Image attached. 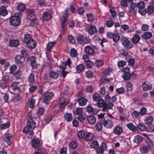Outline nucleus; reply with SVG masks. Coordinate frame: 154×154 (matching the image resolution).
Masks as SVG:
<instances>
[{
  "label": "nucleus",
  "mask_w": 154,
  "mask_h": 154,
  "mask_svg": "<svg viewBox=\"0 0 154 154\" xmlns=\"http://www.w3.org/2000/svg\"><path fill=\"white\" fill-rule=\"evenodd\" d=\"M64 117L66 120L68 122H70L72 121V116L71 113H65L64 115Z\"/></svg>",
  "instance_id": "58836bf2"
},
{
  "label": "nucleus",
  "mask_w": 154,
  "mask_h": 154,
  "mask_svg": "<svg viewBox=\"0 0 154 154\" xmlns=\"http://www.w3.org/2000/svg\"><path fill=\"white\" fill-rule=\"evenodd\" d=\"M105 102L103 99H101L97 101V106L100 108H102L103 109L104 108Z\"/></svg>",
  "instance_id": "2f4dec72"
},
{
  "label": "nucleus",
  "mask_w": 154,
  "mask_h": 154,
  "mask_svg": "<svg viewBox=\"0 0 154 154\" xmlns=\"http://www.w3.org/2000/svg\"><path fill=\"white\" fill-rule=\"evenodd\" d=\"M107 148V144L106 143H101L100 147L98 148L96 150L97 153L98 154H103L104 151Z\"/></svg>",
  "instance_id": "1a4fd4ad"
},
{
  "label": "nucleus",
  "mask_w": 154,
  "mask_h": 154,
  "mask_svg": "<svg viewBox=\"0 0 154 154\" xmlns=\"http://www.w3.org/2000/svg\"><path fill=\"white\" fill-rule=\"evenodd\" d=\"M143 140V138L139 135H137L135 137L134 140V143L137 144L140 143Z\"/></svg>",
  "instance_id": "473e14b6"
},
{
  "label": "nucleus",
  "mask_w": 154,
  "mask_h": 154,
  "mask_svg": "<svg viewBox=\"0 0 154 154\" xmlns=\"http://www.w3.org/2000/svg\"><path fill=\"white\" fill-rule=\"evenodd\" d=\"M153 118L152 116H149L146 118L145 120V122L148 125H150L153 121Z\"/></svg>",
  "instance_id": "a18cd8bd"
},
{
  "label": "nucleus",
  "mask_w": 154,
  "mask_h": 154,
  "mask_svg": "<svg viewBox=\"0 0 154 154\" xmlns=\"http://www.w3.org/2000/svg\"><path fill=\"white\" fill-rule=\"evenodd\" d=\"M93 99L94 101L97 102L100 100V95L97 93L94 94L93 95Z\"/></svg>",
  "instance_id": "864d4df0"
},
{
  "label": "nucleus",
  "mask_w": 154,
  "mask_h": 154,
  "mask_svg": "<svg viewBox=\"0 0 154 154\" xmlns=\"http://www.w3.org/2000/svg\"><path fill=\"white\" fill-rule=\"evenodd\" d=\"M103 122L98 121L95 126L96 130L98 131H100L102 130L103 125Z\"/></svg>",
  "instance_id": "4be33fe9"
},
{
  "label": "nucleus",
  "mask_w": 154,
  "mask_h": 154,
  "mask_svg": "<svg viewBox=\"0 0 154 154\" xmlns=\"http://www.w3.org/2000/svg\"><path fill=\"white\" fill-rule=\"evenodd\" d=\"M13 78L12 76L10 75H6L4 77V80L5 81H12L13 80Z\"/></svg>",
  "instance_id": "5fc2aeb1"
},
{
  "label": "nucleus",
  "mask_w": 154,
  "mask_h": 154,
  "mask_svg": "<svg viewBox=\"0 0 154 154\" xmlns=\"http://www.w3.org/2000/svg\"><path fill=\"white\" fill-rule=\"evenodd\" d=\"M147 110L146 108L144 107H142L140 110L139 112L140 115L143 116L146 113Z\"/></svg>",
  "instance_id": "69168bd1"
},
{
  "label": "nucleus",
  "mask_w": 154,
  "mask_h": 154,
  "mask_svg": "<svg viewBox=\"0 0 154 154\" xmlns=\"http://www.w3.org/2000/svg\"><path fill=\"white\" fill-rule=\"evenodd\" d=\"M17 66L15 65H13L9 68L10 73L11 74L14 73L17 69Z\"/></svg>",
  "instance_id": "e2e57ef3"
},
{
  "label": "nucleus",
  "mask_w": 154,
  "mask_h": 154,
  "mask_svg": "<svg viewBox=\"0 0 154 154\" xmlns=\"http://www.w3.org/2000/svg\"><path fill=\"white\" fill-rule=\"evenodd\" d=\"M8 14V11L5 7L2 6L0 7V14L1 15L3 16H5L7 15Z\"/></svg>",
  "instance_id": "7c9ffc66"
},
{
  "label": "nucleus",
  "mask_w": 154,
  "mask_h": 154,
  "mask_svg": "<svg viewBox=\"0 0 154 154\" xmlns=\"http://www.w3.org/2000/svg\"><path fill=\"white\" fill-rule=\"evenodd\" d=\"M77 51L75 48H72L70 52V55L72 57H75L77 56Z\"/></svg>",
  "instance_id": "de8ad7c7"
},
{
  "label": "nucleus",
  "mask_w": 154,
  "mask_h": 154,
  "mask_svg": "<svg viewBox=\"0 0 154 154\" xmlns=\"http://www.w3.org/2000/svg\"><path fill=\"white\" fill-rule=\"evenodd\" d=\"M27 125L31 129H33L35 127V123L33 120L28 119L27 121Z\"/></svg>",
  "instance_id": "aec40b11"
},
{
  "label": "nucleus",
  "mask_w": 154,
  "mask_h": 154,
  "mask_svg": "<svg viewBox=\"0 0 154 154\" xmlns=\"http://www.w3.org/2000/svg\"><path fill=\"white\" fill-rule=\"evenodd\" d=\"M94 137V135L93 133L89 132L86 136L85 139L86 141H90L93 139Z\"/></svg>",
  "instance_id": "e433bc0d"
},
{
  "label": "nucleus",
  "mask_w": 154,
  "mask_h": 154,
  "mask_svg": "<svg viewBox=\"0 0 154 154\" xmlns=\"http://www.w3.org/2000/svg\"><path fill=\"white\" fill-rule=\"evenodd\" d=\"M87 119L88 122L90 124H93L95 123L96 122V118L93 116H88Z\"/></svg>",
  "instance_id": "b1692460"
},
{
  "label": "nucleus",
  "mask_w": 154,
  "mask_h": 154,
  "mask_svg": "<svg viewBox=\"0 0 154 154\" xmlns=\"http://www.w3.org/2000/svg\"><path fill=\"white\" fill-rule=\"evenodd\" d=\"M51 14L49 13L45 12L42 14V17L43 19L46 21L49 20L51 18Z\"/></svg>",
  "instance_id": "412c9836"
},
{
  "label": "nucleus",
  "mask_w": 154,
  "mask_h": 154,
  "mask_svg": "<svg viewBox=\"0 0 154 154\" xmlns=\"http://www.w3.org/2000/svg\"><path fill=\"white\" fill-rule=\"evenodd\" d=\"M28 60L30 61L32 67L34 68H36L37 66L35 57L34 56H31L28 58Z\"/></svg>",
  "instance_id": "f3484780"
},
{
  "label": "nucleus",
  "mask_w": 154,
  "mask_h": 154,
  "mask_svg": "<svg viewBox=\"0 0 154 154\" xmlns=\"http://www.w3.org/2000/svg\"><path fill=\"white\" fill-rule=\"evenodd\" d=\"M28 81L31 84L35 82L34 75L32 73L30 74L28 77Z\"/></svg>",
  "instance_id": "ea45409f"
},
{
  "label": "nucleus",
  "mask_w": 154,
  "mask_h": 154,
  "mask_svg": "<svg viewBox=\"0 0 154 154\" xmlns=\"http://www.w3.org/2000/svg\"><path fill=\"white\" fill-rule=\"evenodd\" d=\"M109 12L111 13V16L114 18H115L117 16V13L114 8H112L109 9Z\"/></svg>",
  "instance_id": "09e8293b"
},
{
  "label": "nucleus",
  "mask_w": 154,
  "mask_h": 154,
  "mask_svg": "<svg viewBox=\"0 0 154 154\" xmlns=\"http://www.w3.org/2000/svg\"><path fill=\"white\" fill-rule=\"evenodd\" d=\"M27 14H28V18L30 20L29 24L31 26H34L38 23V21L35 18V16L32 10H27Z\"/></svg>",
  "instance_id": "f257e3e1"
},
{
  "label": "nucleus",
  "mask_w": 154,
  "mask_h": 154,
  "mask_svg": "<svg viewBox=\"0 0 154 154\" xmlns=\"http://www.w3.org/2000/svg\"><path fill=\"white\" fill-rule=\"evenodd\" d=\"M87 112L89 113H92L94 114H97L98 112V110L96 109H94L90 105L87 106L86 108Z\"/></svg>",
  "instance_id": "2eb2a0df"
},
{
  "label": "nucleus",
  "mask_w": 154,
  "mask_h": 154,
  "mask_svg": "<svg viewBox=\"0 0 154 154\" xmlns=\"http://www.w3.org/2000/svg\"><path fill=\"white\" fill-rule=\"evenodd\" d=\"M85 68V66L82 64H80L75 67L76 71L79 73L83 71Z\"/></svg>",
  "instance_id": "c9c22d12"
},
{
  "label": "nucleus",
  "mask_w": 154,
  "mask_h": 154,
  "mask_svg": "<svg viewBox=\"0 0 154 154\" xmlns=\"http://www.w3.org/2000/svg\"><path fill=\"white\" fill-rule=\"evenodd\" d=\"M15 60L17 64H20L22 65V66H24L23 63L25 61L24 57L20 55H17L15 57Z\"/></svg>",
  "instance_id": "6e6552de"
},
{
  "label": "nucleus",
  "mask_w": 154,
  "mask_h": 154,
  "mask_svg": "<svg viewBox=\"0 0 154 154\" xmlns=\"http://www.w3.org/2000/svg\"><path fill=\"white\" fill-rule=\"evenodd\" d=\"M85 136V133L82 130L80 131L78 133V136L80 139H82Z\"/></svg>",
  "instance_id": "338daca9"
},
{
  "label": "nucleus",
  "mask_w": 154,
  "mask_h": 154,
  "mask_svg": "<svg viewBox=\"0 0 154 154\" xmlns=\"http://www.w3.org/2000/svg\"><path fill=\"white\" fill-rule=\"evenodd\" d=\"M104 114H100L98 115V121L100 122H104L105 119L104 117Z\"/></svg>",
  "instance_id": "13d9d810"
},
{
  "label": "nucleus",
  "mask_w": 154,
  "mask_h": 154,
  "mask_svg": "<svg viewBox=\"0 0 154 154\" xmlns=\"http://www.w3.org/2000/svg\"><path fill=\"white\" fill-rule=\"evenodd\" d=\"M77 146V143L76 142L74 141H71L69 144V147L72 148L73 149H75L76 148Z\"/></svg>",
  "instance_id": "0e129e2a"
},
{
  "label": "nucleus",
  "mask_w": 154,
  "mask_h": 154,
  "mask_svg": "<svg viewBox=\"0 0 154 154\" xmlns=\"http://www.w3.org/2000/svg\"><path fill=\"white\" fill-rule=\"evenodd\" d=\"M127 126L128 128L132 131H135L137 130V127L131 123L127 124Z\"/></svg>",
  "instance_id": "a19ab883"
},
{
  "label": "nucleus",
  "mask_w": 154,
  "mask_h": 154,
  "mask_svg": "<svg viewBox=\"0 0 154 154\" xmlns=\"http://www.w3.org/2000/svg\"><path fill=\"white\" fill-rule=\"evenodd\" d=\"M123 79L125 80H129L131 77V75L130 73H124L122 75Z\"/></svg>",
  "instance_id": "3c124183"
},
{
  "label": "nucleus",
  "mask_w": 154,
  "mask_h": 154,
  "mask_svg": "<svg viewBox=\"0 0 154 154\" xmlns=\"http://www.w3.org/2000/svg\"><path fill=\"white\" fill-rule=\"evenodd\" d=\"M83 110L82 108H76L74 112V114L76 115H80L83 114Z\"/></svg>",
  "instance_id": "37998d69"
},
{
  "label": "nucleus",
  "mask_w": 154,
  "mask_h": 154,
  "mask_svg": "<svg viewBox=\"0 0 154 154\" xmlns=\"http://www.w3.org/2000/svg\"><path fill=\"white\" fill-rule=\"evenodd\" d=\"M113 106V104L111 102H109L107 103H105L104 108L102 109V110L105 111L106 110L112 109Z\"/></svg>",
  "instance_id": "a878e982"
},
{
  "label": "nucleus",
  "mask_w": 154,
  "mask_h": 154,
  "mask_svg": "<svg viewBox=\"0 0 154 154\" xmlns=\"http://www.w3.org/2000/svg\"><path fill=\"white\" fill-rule=\"evenodd\" d=\"M22 74L21 72L19 70H18L14 74L15 77L16 79H18Z\"/></svg>",
  "instance_id": "774afa93"
},
{
  "label": "nucleus",
  "mask_w": 154,
  "mask_h": 154,
  "mask_svg": "<svg viewBox=\"0 0 154 154\" xmlns=\"http://www.w3.org/2000/svg\"><path fill=\"white\" fill-rule=\"evenodd\" d=\"M87 100L84 97H81L79 98L78 100V102L79 105L83 106L86 104Z\"/></svg>",
  "instance_id": "6ab92c4d"
},
{
  "label": "nucleus",
  "mask_w": 154,
  "mask_h": 154,
  "mask_svg": "<svg viewBox=\"0 0 154 154\" xmlns=\"http://www.w3.org/2000/svg\"><path fill=\"white\" fill-rule=\"evenodd\" d=\"M142 87L144 91H148L152 88L151 85L147 84L146 82H144L143 83Z\"/></svg>",
  "instance_id": "4c0bfd02"
},
{
  "label": "nucleus",
  "mask_w": 154,
  "mask_h": 154,
  "mask_svg": "<svg viewBox=\"0 0 154 154\" xmlns=\"http://www.w3.org/2000/svg\"><path fill=\"white\" fill-rule=\"evenodd\" d=\"M19 44V42L18 40H11L9 42V46L11 47H17Z\"/></svg>",
  "instance_id": "4468645a"
},
{
  "label": "nucleus",
  "mask_w": 154,
  "mask_h": 154,
  "mask_svg": "<svg viewBox=\"0 0 154 154\" xmlns=\"http://www.w3.org/2000/svg\"><path fill=\"white\" fill-rule=\"evenodd\" d=\"M68 10L66 9L65 10V15L60 19L61 33L63 34L65 30V23L69 16Z\"/></svg>",
  "instance_id": "f03ea898"
},
{
  "label": "nucleus",
  "mask_w": 154,
  "mask_h": 154,
  "mask_svg": "<svg viewBox=\"0 0 154 154\" xmlns=\"http://www.w3.org/2000/svg\"><path fill=\"white\" fill-rule=\"evenodd\" d=\"M104 126L107 128H111L113 126V122L111 120H105L103 123Z\"/></svg>",
  "instance_id": "f8f14e48"
},
{
  "label": "nucleus",
  "mask_w": 154,
  "mask_h": 154,
  "mask_svg": "<svg viewBox=\"0 0 154 154\" xmlns=\"http://www.w3.org/2000/svg\"><path fill=\"white\" fill-rule=\"evenodd\" d=\"M76 39L78 43L82 45L89 43L91 42L90 39H88L86 37L82 35H79Z\"/></svg>",
  "instance_id": "39448f33"
},
{
  "label": "nucleus",
  "mask_w": 154,
  "mask_h": 154,
  "mask_svg": "<svg viewBox=\"0 0 154 154\" xmlns=\"http://www.w3.org/2000/svg\"><path fill=\"white\" fill-rule=\"evenodd\" d=\"M137 128L139 131H145L146 129L145 125L142 123H139L137 125Z\"/></svg>",
  "instance_id": "f704fd0d"
},
{
  "label": "nucleus",
  "mask_w": 154,
  "mask_h": 154,
  "mask_svg": "<svg viewBox=\"0 0 154 154\" xmlns=\"http://www.w3.org/2000/svg\"><path fill=\"white\" fill-rule=\"evenodd\" d=\"M122 45L127 49H131L133 46V44L126 38H123L121 40Z\"/></svg>",
  "instance_id": "0eeeda50"
},
{
  "label": "nucleus",
  "mask_w": 154,
  "mask_h": 154,
  "mask_svg": "<svg viewBox=\"0 0 154 154\" xmlns=\"http://www.w3.org/2000/svg\"><path fill=\"white\" fill-rule=\"evenodd\" d=\"M90 146L91 148L96 149L99 147V144L97 141L94 140L90 143Z\"/></svg>",
  "instance_id": "5701e85b"
},
{
  "label": "nucleus",
  "mask_w": 154,
  "mask_h": 154,
  "mask_svg": "<svg viewBox=\"0 0 154 154\" xmlns=\"http://www.w3.org/2000/svg\"><path fill=\"white\" fill-rule=\"evenodd\" d=\"M36 42L33 39H32L26 44L27 47L29 49H33L36 46Z\"/></svg>",
  "instance_id": "a211bd4d"
},
{
  "label": "nucleus",
  "mask_w": 154,
  "mask_h": 154,
  "mask_svg": "<svg viewBox=\"0 0 154 154\" xmlns=\"http://www.w3.org/2000/svg\"><path fill=\"white\" fill-rule=\"evenodd\" d=\"M54 96V94L52 92H46L43 98V102L47 104H48L50 102V100L52 99Z\"/></svg>",
  "instance_id": "7ed1b4c3"
},
{
  "label": "nucleus",
  "mask_w": 154,
  "mask_h": 154,
  "mask_svg": "<svg viewBox=\"0 0 154 154\" xmlns=\"http://www.w3.org/2000/svg\"><path fill=\"white\" fill-rule=\"evenodd\" d=\"M123 131V129L122 127L119 125H117L114 128L113 132L115 134L120 135Z\"/></svg>",
  "instance_id": "9b49d317"
},
{
  "label": "nucleus",
  "mask_w": 154,
  "mask_h": 154,
  "mask_svg": "<svg viewBox=\"0 0 154 154\" xmlns=\"http://www.w3.org/2000/svg\"><path fill=\"white\" fill-rule=\"evenodd\" d=\"M12 137V135L10 134H7L5 135V140L8 143V145H10L11 144V140Z\"/></svg>",
  "instance_id": "393cba45"
},
{
  "label": "nucleus",
  "mask_w": 154,
  "mask_h": 154,
  "mask_svg": "<svg viewBox=\"0 0 154 154\" xmlns=\"http://www.w3.org/2000/svg\"><path fill=\"white\" fill-rule=\"evenodd\" d=\"M112 69L110 68H107L103 72L104 75L106 76L109 75L112 72Z\"/></svg>",
  "instance_id": "bf43d9fd"
},
{
  "label": "nucleus",
  "mask_w": 154,
  "mask_h": 154,
  "mask_svg": "<svg viewBox=\"0 0 154 154\" xmlns=\"http://www.w3.org/2000/svg\"><path fill=\"white\" fill-rule=\"evenodd\" d=\"M9 20L11 25L14 26H18L21 22L20 18L17 16H12L10 17Z\"/></svg>",
  "instance_id": "20e7f679"
},
{
  "label": "nucleus",
  "mask_w": 154,
  "mask_h": 154,
  "mask_svg": "<svg viewBox=\"0 0 154 154\" xmlns=\"http://www.w3.org/2000/svg\"><path fill=\"white\" fill-rule=\"evenodd\" d=\"M137 10L136 3L133 2H131L130 5V7L129 8V13L131 14H133L136 13Z\"/></svg>",
  "instance_id": "9d476101"
},
{
  "label": "nucleus",
  "mask_w": 154,
  "mask_h": 154,
  "mask_svg": "<svg viewBox=\"0 0 154 154\" xmlns=\"http://www.w3.org/2000/svg\"><path fill=\"white\" fill-rule=\"evenodd\" d=\"M49 74L50 77L54 79H57L58 77V74L54 71L50 72Z\"/></svg>",
  "instance_id": "603ef678"
},
{
  "label": "nucleus",
  "mask_w": 154,
  "mask_h": 154,
  "mask_svg": "<svg viewBox=\"0 0 154 154\" xmlns=\"http://www.w3.org/2000/svg\"><path fill=\"white\" fill-rule=\"evenodd\" d=\"M40 141L38 139L33 138L31 144L33 147L36 148L39 147Z\"/></svg>",
  "instance_id": "ddd939ff"
},
{
  "label": "nucleus",
  "mask_w": 154,
  "mask_h": 154,
  "mask_svg": "<svg viewBox=\"0 0 154 154\" xmlns=\"http://www.w3.org/2000/svg\"><path fill=\"white\" fill-rule=\"evenodd\" d=\"M151 4L152 5L148 7L147 8V12L149 14H152L154 11V0L151 1Z\"/></svg>",
  "instance_id": "cd10ccee"
},
{
  "label": "nucleus",
  "mask_w": 154,
  "mask_h": 154,
  "mask_svg": "<svg viewBox=\"0 0 154 154\" xmlns=\"http://www.w3.org/2000/svg\"><path fill=\"white\" fill-rule=\"evenodd\" d=\"M20 83L17 82H14L11 84V87L14 91H15L16 88L18 86Z\"/></svg>",
  "instance_id": "6e6d98bb"
},
{
  "label": "nucleus",
  "mask_w": 154,
  "mask_h": 154,
  "mask_svg": "<svg viewBox=\"0 0 154 154\" xmlns=\"http://www.w3.org/2000/svg\"><path fill=\"white\" fill-rule=\"evenodd\" d=\"M88 32L90 35L96 34L97 32V30L96 27L94 26H91L88 29Z\"/></svg>",
  "instance_id": "bb28decb"
},
{
  "label": "nucleus",
  "mask_w": 154,
  "mask_h": 154,
  "mask_svg": "<svg viewBox=\"0 0 154 154\" xmlns=\"http://www.w3.org/2000/svg\"><path fill=\"white\" fill-rule=\"evenodd\" d=\"M152 34L151 32H144L142 35V37L145 39H150L152 36Z\"/></svg>",
  "instance_id": "c756f323"
},
{
  "label": "nucleus",
  "mask_w": 154,
  "mask_h": 154,
  "mask_svg": "<svg viewBox=\"0 0 154 154\" xmlns=\"http://www.w3.org/2000/svg\"><path fill=\"white\" fill-rule=\"evenodd\" d=\"M106 35L108 38L112 39L115 42H118L120 38V36L119 33L117 32H115L114 33L110 32H108Z\"/></svg>",
  "instance_id": "423d86ee"
},
{
  "label": "nucleus",
  "mask_w": 154,
  "mask_h": 154,
  "mask_svg": "<svg viewBox=\"0 0 154 154\" xmlns=\"http://www.w3.org/2000/svg\"><path fill=\"white\" fill-rule=\"evenodd\" d=\"M56 43V42H49L47 45L46 48L47 50L48 51H50L51 48L54 46L55 44Z\"/></svg>",
  "instance_id": "49530a36"
},
{
  "label": "nucleus",
  "mask_w": 154,
  "mask_h": 154,
  "mask_svg": "<svg viewBox=\"0 0 154 154\" xmlns=\"http://www.w3.org/2000/svg\"><path fill=\"white\" fill-rule=\"evenodd\" d=\"M140 150L142 153L145 154L148 152V149L146 146H143L140 148Z\"/></svg>",
  "instance_id": "8fccbe9b"
},
{
  "label": "nucleus",
  "mask_w": 154,
  "mask_h": 154,
  "mask_svg": "<svg viewBox=\"0 0 154 154\" xmlns=\"http://www.w3.org/2000/svg\"><path fill=\"white\" fill-rule=\"evenodd\" d=\"M32 39V37L30 35L28 34H26L24 35L23 42L26 44Z\"/></svg>",
  "instance_id": "c85d7f7f"
},
{
  "label": "nucleus",
  "mask_w": 154,
  "mask_h": 154,
  "mask_svg": "<svg viewBox=\"0 0 154 154\" xmlns=\"http://www.w3.org/2000/svg\"><path fill=\"white\" fill-rule=\"evenodd\" d=\"M140 39V37L137 35H135L132 38L131 41L134 44H137L139 41Z\"/></svg>",
  "instance_id": "72a5a7b5"
},
{
  "label": "nucleus",
  "mask_w": 154,
  "mask_h": 154,
  "mask_svg": "<svg viewBox=\"0 0 154 154\" xmlns=\"http://www.w3.org/2000/svg\"><path fill=\"white\" fill-rule=\"evenodd\" d=\"M85 51L86 53L89 55H92L94 52L93 48L89 46H86L85 48Z\"/></svg>",
  "instance_id": "dca6fc26"
},
{
  "label": "nucleus",
  "mask_w": 154,
  "mask_h": 154,
  "mask_svg": "<svg viewBox=\"0 0 154 154\" xmlns=\"http://www.w3.org/2000/svg\"><path fill=\"white\" fill-rule=\"evenodd\" d=\"M25 8V5L24 4L20 3L17 6V9L19 11H23Z\"/></svg>",
  "instance_id": "c03bdc74"
},
{
  "label": "nucleus",
  "mask_w": 154,
  "mask_h": 154,
  "mask_svg": "<svg viewBox=\"0 0 154 154\" xmlns=\"http://www.w3.org/2000/svg\"><path fill=\"white\" fill-rule=\"evenodd\" d=\"M45 112L44 108L42 107L39 108L36 111V113L38 115H43Z\"/></svg>",
  "instance_id": "4d7b16f0"
},
{
  "label": "nucleus",
  "mask_w": 154,
  "mask_h": 154,
  "mask_svg": "<svg viewBox=\"0 0 154 154\" xmlns=\"http://www.w3.org/2000/svg\"><path fill=\"white\" fill-rule=\"evenodd\" d=\"M59 103L60 105V108H63V106L62 107L61 106H63V104L65 103V99L64 97H61L60 98Z\"/></svg>",
  "instance_id": "680f3d73"
},
{
  "label": "nucleus",
  "mask_w": 154,
  "mask_h": 154,
  "mask_svg": "<svg viewBox=\"0 0 154 154\" xmlns=\"http://www.w3.org/2000/svg\"><path fill=\"white\" fill-rule=\"evenodd\" d=\"M146 142L148 146L149 147H152L153 146V143L150 138L147 137L146 139Z\"/></svg>",
  "instance_id": "052dcab7"
},
{
  "label": "nucleus",
  "mask_w": 154,
  "mask_h": 154,
  "mask_svg": "<svg viewBox=\"0 0 154 154\" xmlns=\"http://www.w3.org/2000/svg\"><path fill=\"white\" fill-rule=\"evenodd\" d=\"M136 8L137 7L139 9L144 8L145 6V5L143 1H140L137 4L136 3Z\"/></svg>",
  "instance_id": "79ce46f5"
}]
</instances>
